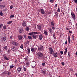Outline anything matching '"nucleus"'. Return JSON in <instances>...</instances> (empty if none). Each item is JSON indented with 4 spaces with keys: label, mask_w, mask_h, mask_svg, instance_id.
<instances>
[{
    "label": "nucleus",
    "mask_w": 77,
    "mask_h": 77,
    "mask_svg": "<svg viewBox=\"0 0 77 77\" xmlns=\"http://www.w3.org/2000/svg\"><path fill=\"white\" fill-rule=\"evenodd\" d=\"M68 55L69 56V57H70V54L69 52H68Z\"/></svg>",
    "instance_id": "obj_54"
},
{
    "label": "nucleus",
    "mask_w": 77,
    "mask_h": 77,
    "mask_svg": "<svg viewBox=\"0 0 77 77\" xmlns=\"http://www.w3.org/2000/svg\"><path fill=\"white\" fill-rule=\"evenodd\" d=\"M60 53H61V54H63V51H60Z\"/></svg>",
    "instance_id": "obj_45"
},
{
    "label": "nucleus",
    "mask_w": 77,
    "mask_h": 77,
    "mask_svg": "<svg viewBox=\"0 0 77 77\" xmlns=\"http://www.w3.org/2000/svg\"><path fill=\"white\" fill-rule=\"evenodd\" d=\"M65 44H66V45L67 44V40H66V42H65Z\"/></svg>",
    "instance_id": "obj_58"
},
{
    "label": "nucleus",
    "mask_w": 77,
    "mask_h": 77,
    "mask_svg": "<svg viewBox=\"0 0 77 77\" xmlns=\"http://www.w3.org/2000/svg\"><path fill=\"white\" fill-rule=\"evenodd\" d=\"M11 44H12L13 45H15V46H17V45H18V44L17 42H11Z\"/></svg>",
    "instance_id": "obj_3"
},
{
    "label": "nucleus",
    "mask_w": 77,
    "mask_h": 77,
    "mask_svg": "<svg viewBox=\"0 0 77 77\" xmlns=\"http://www.w3.org/2000/svg\"><path fill=\"white\" fill-rule=\"evenodd\" d=\"M38 36V35H33L32 37V38H34V39H36V36Z\"/></svg>",
    "instance_id": "obj_15"
},
{
    "label": "nucleus",
    "mask_w": 77,
    "mask_h": 77,
    "mask_svg": "<svg viewBox=\"0 0 77 77\" xmlns=\"http://www.w3.org/2000/svg\"><path fill=\"white\" fill-rule=\"evenodd\" d=\"M14 17V16L13 15H11L10 16L11 18H13V17Z\"/></svg>",
    "instance_id": "obj_38"
},
{
    "label": "nucleus",
    "mask_w": 77,
    "mask_h": 77,
    "mask_svg": "<svg viewBox=\"0 0 77 77\" xmlns=\"http://www.w3.org/2000/svg\"><path fill=\"white\" fill-rule=\"evenodd\" d=\"M53 36L54 39H56V37L55 36V34H54V35H53Z\"/></svg>",
    "instance_id": "obj_46"
},
{
    "label": "nucleus",
    "mask_w": 77,
    "mask_h": 77,
    "mask_svg": "<svg viewBox=\"0 0 77 77\" xmlns=\"http://www.w3.org/2000/svg\"><path fill=\"white\" fill-rule=\"evenodd\" d=\"M3 27V24L0 23V28H1Z\"/></svg>",
    "instance_id": "obj_31"
},
{
    "label": "nucleus",
    "mask_w": 77,
    "mask_h": 77,
    "mask_svg": "<svg viewBox=\"0 0 77 77\" xmlns=\"http://www.w3.org/2000/svg\"><path fill=\"white\" fill-rule=\"evenodd\" d=\"M20 48H22V49H23V44H22L20 46Z\"/></svg>",
    "instance_id": "obj_34"
},
{
    "label": "nucleus",
    "mask_w": 77,
    "mask_h": 77,
    "mask_svg": "<svg viewBox=\"0 0 77 77\" xmlns=\"http://www.w3.org/2000/svg\"><path fill=\"white\" fill-rule=\"evenodd\" d=\"M61 63L62 65H63V66L65 65V63H64V62H62Z\"/></svg>",
    "instance_id": "obj_47"
},
{
    "label": "nucleus",
    "mask_w": 77,
    "mask_h": 77,
    "mask_svg": "<svg viewBox=\"0 0 77 77\" xmlns=\"http://www.w3.org/2000/svg\"><path fill=\"white\" fill-rule=\"evenodd\" d=\"M33 34V33L34 34H39V32H32Z\"/></svg>",
    "instance_id": "obj_25"
},
{
    "label": "nucleus",
    "mask_w": 77,
    "mask_h": 77,
    "mask_svg": "<svg viewBox=\"0 0 77 77\" xmlns=\"http://www.w3.org/2000/svg\"><path fill=\"white\" fill-rule=\"evenodd\" d=\"M51 26L52 27L54 26V21H52V22L51 23Z\"/></svg>",
    "instance_id": "obj_11"
},
{
    "label": "nucleus",
    "mask_w": 77,
    "mask_h": 77,
    "mask_svg": "<svg viewBox=\"0 0 77 77\" xmlns=\"http://www.w3.org/2000/svg\"><path fill=\"white\" fill-rule=\"evenodd\" d=\"M3 28L5 30H6V25H4L3 26Z\"/></svg>",
    "instance_id": "obj_23"
},
{
    "label": "nucleus",
    "mask_w": 77,
    "mask_h": 77,
    "mask_svg": "<svg viewBox=\"0 0 77 77\" xmlns=\"http://www.w3.org/2000/svg\"><path fill=\"white\" fill-rule=\"evenodd\" d=\"M49 52L50 54H53L54 53V51L53 50V48H51L49 49Z\"/></svg>",
    "instance_id": "obj_2"
},
{
    "label": "nucleus",
    "mask_w": 77,
    "mask_h": 77,
    "mask_svg": "<svg viewBox=\"0 0 77 77\" xmlns=\"http://www.w3.org/2000/svg\"><path fill=\"white\" fill-rule=\"evenodd\" d=\"M23 70L24 71H26V68L24 67H23Z\"/></svg>",
    "instance_id": "obj_42"
},
{
    "label": "nucleus",
    "mask_w": 77,
    "mask_h": 77,
    "mask_svg": "<svg viewBox=\"0 0 77 77\" xmlns=\"http://www.w3.org/2000/svg\"><path fill=\"white\" fill-rule=\"evenodd\" d=\"M28 35H30V36H31L32 35H33V32L31 33V32H30L28 34Z\"/></svg>",
    "instance_id": "obj_32"
},
{
    "label": "nucleus",
    "mask_w": 77,
    "mask_h": 77,
    "mask_svg": "<svg viewBox=\"0 0 77 77\" xmlns=\"http://www.w3.org/2000/svg\"><path fill=\"white\" fill-rule=\"evenodd\" d=\"M42 66H45V63H42Z\"/></svg>",
    "instance_id": "obj_48"
},
{
    "label": "nucleus",
    "mask_w": 77,
    "mask_h": 77,
    "mask_svg": "<svg viewBox=\"0 0 77 77\" xmlns=\"http://www.w3.org/2000/svg\"><path fill=\"white\" fill-rule=\"evenodd\" d=\"M76 12H77V8H76Z\"/></svg>",
    "instance_id": "obj_64"
},
{
    "label": "nucleus",
    "mask_w": 77,
    "mask_h": 77,
    "mask_svg": "<svg viewBox=\"0 0 77 77\" xmlns=\"http://www.w3.org/2000/svg\"><path fill=\"white\" fill-rule=\"evenodd\" d=\"M69 33H72V31H69Z\"/></svg>",
    "instance_id": "obj_56"
},
{
    "label": "nucleus",
    "mask_w": 77,
    "mask_h": 77,
    "mask_svg": "<svg viewBox=\"0 0 77 77\" xmlns=\"http://www.w3.org/2000/svg\"><path fill=\"white\" fill-rule=\"evenodd\" d=\"M14 8V6H10V9H12V8Z\"/></svg>",
    "instance_id": "obj_50"
},
{
    "label": "nucleus",
    "mask_w": 77,
    "mask_h": 77,
    "mask_svg": "<svg viewBox=\"0 0 77 77\" xmlns=\"http://www.w3.org/2000/svg\"><path fill=\"white\" fill-rule=\"evenodd\" d=\"M43 38V36L42 35H39V38L40 40H42Z\"/></svg>",
    "instance_id": "obj_13"
},
{
    "label": "nucleus",
    "mask_w": 77,
    "mask_h": 77,
    "mask_svg": "<svg viewBox=\"0 0 77 77\" xmlns=\"http://www.w3.org/2000/svg\"><path fill=\"white\" fill-rule=\"evenodd\" d=\"M66 53H67V48H66L65 49V51L64 52V55H66Z\"/></svg>",
    "instance_id": "obj_16"
},
{
    "label": "nucleus",
    "mask_w": 77,
    "mask_h": 77,
    "mask_svg": "<svg viewBox=\"0 0 77 77\" xmlns=\"http://www.w3.org/2000/svg\"><path fill=\"white\" fill-rule=\"evenodd\" d=\"M12 21H9L8 22V24H10L11 23Z\"/></svg>",
    "instance_id": "obj_33"
},
{
    "label": "nucleus",
    "mask_w": 77,
    "mask_h": 77,
    "mask_svg": "<svg viewBox=\"0 0 77 77\" xmlns=\"http://www.w3.org/2000/svg\"><path fill=\"white\" fill-rule=\"evenodd\" d=\"M0 15L1 16H3V12H1L0 13Z\"/></svg>",
    "instance_id": "obj_41"
},
{
    "label": "nucleus",
    "mask_w": 77,
    "mask_h": 77,
    "mask_svg": "<svg viewBox=\"0 0 77 77\" xmlns=\"http://www.w3.org/2000/svg\"><path fill=\"white\" fill-rule=\"evenodd\" d=\"M7 74L8 75H11V72H8V73Z\"/></svg>",
    "instance_id": "obj_36"
},
{
    "label": "nucleus",
    "mask_w": 77,
    "mask_h": 77,
    "mask_svg": "<svg viewBox=\"0 0 77 77\" xmlns=\"http://www.w3.org/2000/svg\"><path fill=\"white\" fill-rule=\"evenodd\" d=\"M26 66H29L30 64H29V63L26 62Z\"/></svg>",
    "instance_id": "obj_24"
},
{
    "label": "nucleus",
    "mask_w": 77,
    "mask_h": 77,
    "mask_svg": "<svg viewBox=\"0 0 77 77\" xmlns=\"http://www.w3.org/2000/svg\"><path fill=\"white\" fill-rule=\"evenodd\" d=\"M75 75H76V76L77 77V73H75Z\"/></svg>",
    "instance_id": "obj_61"
},
{
    "label": "nucleus",
    "mask_w": 77,
    "mask_h": 77,
    "mask_svg": "<svg viewBox=\"0 0 77 77\" xmlns=\"http://www.w3.org/2000/svg\"><path fill=\"white\" fill-rule=\"evenodd\" d=\"M42 73L43 74H44V75H45V74H46V72L45 71H42Z\"/></svg>",
    "instance_id": "obj_30"
},
{
    "label": "nucleus",
    "mask_w": 77,
    "mask_h": 77,
    "mask_svg": "<svg viewBox=\"0 0 77 77\" xmlns=\"http://www.w3.org/2000/svg\"><path fill=\"white\" fill-rule=\"evenodd\" d=\"M26 44H29V41H27L26 42Z\"/></svg>",
    "instance_id": "obj_52"
},
{
    "label": "nucleus",
    "mask_w": 77,
    "mask_h": 77,
    "mask_svg": "<svg viewBox=\"0 0 77 77\" xmlns=\"http://www.w3.org/2000/svg\"><path fill=\"white\" fill-rule=\"evenodd\" d=\"M5 6V5H0V8L2 9V8H3Z\"/></svg>",
    "instance_id": "obj_18"
},
{
    "label": "nucleus",
    "mask_w": 77,
    "mask_h": 77,
    "mask_svg": "<svg viewBox=\"0 0 77 77\" xmlns=\"http://www.w3.org/2000/svg\"><path fill=\"white\" fill-rule=\"evenodd\" d=\"M14 49H15V47L14 46V47H13L12 48V49L13 50H14Z\"/></svg>",
    "instance_id": "obj_57"
},
{
    "label": "nucleus",
    "mask_w": 77,
    "mask_h": 77,
    "mask_svg": "<svg viewBox=\"0 0 77 77\" xmlns=\"http://www.w3.org/2000/svg\"><path fill=\"white\" fill-rule=\"evenodd\" d=\"M71 15L72 16V18H73V19H75V14H74L73 13H71Z\"/></svg>",
    "instance_id": "obj_5"
},
{
    "label": "nucleus",
    "mask_w": 77,
    "mask_h": 77,
    "mask_svg": "<svg viewBox=\"0 0 77 77\" xmlns=\"http://www.w3.org/2000/svg\"><path fill=\"white\" fill-rule=\"evenodd\" d=\"M18 38L19 39V40H21V39H23V36H21V35H18Z\"/></svg>",
    "instance_id": "obj_4"
},
{
    "label": "nucleus",
    "mask_w": 77,
    "mask_h": 77,
    "mask_svg": "<svg viewBox=\"0 0 77 77\" xmlns=\"http://www.w3.org/2000/svg\"><path fill=\"white\" fill-rule=\"evenodd\" d=\"M48 30L52 34L53 33V32H52V29H51V28H48Z\"/></svg>",
    "instance_id": "obj_12"
},
{
    "label": "nucleus",
    "mask_w": 77,
    "mask_h": 77,
    "mask_svg": "<svg viewBox=\"0 0 77 77\" xmlns=\"http://www.w3.org/2000/svg\"><path fill=\"white\" fill-rule=\"evenodd\" d=\"M66 29L67 30H69V29H68V28H66Z\"/></svg>",
    "instance_id": "obj_59"
},
{
    "label": "nucleus",
    "mask_w": 77,
    "mask_h": 77,
    "mask_svg": "<svg viewBox=\"0 0 77 77\" xmlns=\"http://www.w3.org/2000/svg\"><path fill=\"white\" fill-rule=\"evenodd\" d=\"M14 67V66H10V68H13Z\"/></svg>",
    "instance_id": "obj_39"
},
{
    "label": "nucleus",
    "mask_w": 77,
    "mask_h": 77,
    "mask_svg": "<svg viewBox=\"0 0 77 77\" xmlns=\"http://www.w3.org/2000/svg\"><path fill=\"white\" fill-rule=\"evenodd\" d=\"M42 47L38 48L39 50H42Z\"/></svg>",
    "instance_id": "obj_44"
},
{
    "label": "nucleus",
    "mask_w": 77,
    "mask_h": 77,
    "mask_svg": "<svg viewBox=\"0 0 77 77\" xmlns=\"http://www.w3.org/2000/svg\"><path fill=\"white\" fill-rule=\"evenodd\" d=\"M54 57H57V53H54Z\"/></svg>",
    "instance_id": "obj_19"
},
{
    "label": "nucleus",
    "mask_w": 77,
    "mask_h": 77,
    "mask_svg": "<svg viewBox=\"0 0 77 77\" xmlns=\"http://www.w3.org/2000/svg\"><path fill=\"white\" fill-rule=\"evenodd\" d=\"M22 69H21V68L20 67H18L17 68V71L18 72H19V73L20 72V71H21Z\"/></svg>",
    "instance_id": "obj_6"
},
{
    "label": "nucleus",
    "mask_w": 77,
    "mask_h": 77,
    "mask_svg": "<svg viewBox=\"0 0 77 77\" xmlns=\"http://www.w3.org/2000/svg\"><path fill=\"white\" fill-rule=\"evenodd\" d=\"M68 41L69 42V43H70L71 42V38H70V36L68 35Z\"/></svg>",
    "instance_id": "obj_7"
},
{
    "label": "nucleus",
    "mask_w": 77,
    "mask_h": 77,
    "mask_svg": "<svg viewBox=\"0 0 77 77\" xmlns=\"http://www.w3.org/2000/svg\"><path fill=\"white\" fill-rule=\"evenodd\" d=\"M44 33L46 36H47V35H48V32L46 30H44Z\"/></svg>",
    "instance_id": "obj_10"
},
{
    "label": "nucleus",
    "mask_w": 77,
    "mask_h": 77,
    "mask_svg": "<svg viewBox=\"0 0 77 77\" xmlns=\"http://www.w3.org/2000/svg\"><path fill=\"white\" fill-rule=\"evenodd\" d=\"M19 32L20 33H22V32H23V29L21 28L20 29H19Z\"/></svg>",
    "instance_id": "obj_17"
},
{
    "label": "nucleus",
    "mask_w": 77,
    "mask_h": 77,
    "mask_svg": "<svg viewBox=\"0 0 77 77\" xmlns=\"http://www.w3.org/2000/svg\"><path fill=\"white\" fill-rule=\"evenodd\" d=\"M26 31H29V27H27L26 28Z\"/></svg>",
    "instance_id": "obj_35"
},
{
    "label": "nucleus",
    "mask_w": 77,
    "mask_h": 77,
    "mask_svg": "<svg viewBox=\"0 0 77 77\" xmlns=\"http://www.w3.org/2000/svg\"><path fill=\"white\" fill-rule=\"evenodd\" d=\"M57 11L58 12H60V8H58Z\"/></svg>",
    "instance_id": "obj_29"
},
{
    "label": "nucleus",
    "mask_w": 77,
    "mask_h": 77,
    "mask_svg": "<svg viewBox=\"0 0 77 77\" xmlns=\"http://www.w3.org/2000/svg\"><path fill=\"white\" fill-rule=\"evenodd\" d=\"M31 50L32 52H34L35 51V49L32 47L31 48Z\"/></svg>",
    "instance_id": "obj_20"
},
{
    "label": "nucleus",
    "mask_w": 77,
    "mask_h": 77,
    "mask_svg": "<svg viewBox=\"0 0 77 77\" xmlns=\"http://www.w3.org/2000/svg\"><path fill=\"white\" fill-rule=\"evenodd\" d=\"M55 16H56V17H57V16H58V13H57V12L56 11L55 13Z\"/></svg>",
    "instance_id": "obj_22"
},
{
    "label": "nucleus",
    "mask_w": 77,
    "mask_h": 77,
    "mask_svg": "<svg viewBox=\"0 0 77 77\" xmlns=\"http://www.w3.org/2000/svg\"><path fill=\"white\" fill-rule=\"evenodd\" d=\"M37 49V48H34V50H35V51H36V49Z\"/></svg>",
    "instance_id": "obj_62"
},
{
    "label": "nucleus",
    "mask_w": 77,
    "mask_h": 77,
    "mask_svg": "<svg viewBox=\"0 0 77 77\" xmlns=\"http://www.w3.org/2000/svg\"><path fill=\"white\" fill-rule=\"evenodd\" d=\"M4 59L6 60H9V59L7 58V57L6 56L4 57Z\"/></svg>",
    "instance_id": "obj_21"
},
{
    "label": "nucleus",
    "mask_w": 77,
    "mask_h": 77,
    "mask_svg": "<svg viewBox=\"0 0 77 77\" xmlns=\"http://www.w3.org/2000/svg\"><path fill=\"white\" fill-rule=\"evenodd\" d=\"M38 30H41L42 27H41V26L40 25H38Z\"/></svg>",
    "instance_id": "obj_9"
},
{
    "label": "nucleus",
    "mask_w": 77,
    "mask_h": 77,
    "mask_svg": "<svg viewBox=\"0 0 77 77\" xmlns=\"http://www.w3.org/2000/svg\"><path fill=\"white\" fill-rule=\"evenodd\" d=\"M23 36L25 38V39H26V35H23Z\"/></svg>",
    "instance_id": "obj_49"
},
{
    "label": "nucleus",
    "mask_w": 77,
    "mask_h": 77,
    "mask_svg": "<svg viewBox=\"0 0 77 77\" xmlns=\"http://www.w3.org/2000/svg\"><path fill=\"white\" fill-rule=\"evenodd\" d=\"M3 73H4V74H6V72H4Z\"/></svg>",
    "instance_id": "obj_63"
},
{
    "label": "nucleus",
    "mask_w": 77,
    "mask_h": 77,
    "mask_svg": "<svg viewBox=\"0 0 77 77\" xmlns=\"http://www.w3.org/2000/svg\"><path fill=\"white\" fill-rule=\"evenodd\" d=\"M41 11L42 14H45V11H44V10L43 9H41Z\"/></svg>",
    "instance_id": "obj_14"
},
{
    "label": "nucleus",
    "mask_w": 77,
    "mask_h": 77,
    "mask_svg": "<svg viewBox=\"0 0 77 77\" xmlns=\"http://www.w3.org/2000/svg\"><path fill=\"white\" fill-rule=\"evenodd\" d=\"M52 30H54V29H55V27H53L52 28Z\"/></svg>",
    "instance_id": "obj_55"
},
{
    "label": "nucleus",
    "mask_w": 77,
    "mask_h": 77,
    "mask_svg": "<svg viewBox=\"0 0 77 77\" xmlns=\"http://www.w3.org/2000/svg\"><path fill=\"white\" fill-rule=\"evenodd\" d=\"M37 56L36 57L37 59H39V57H43V54L41 52H38L37 53Z\"/></svg>",
    "instance_id": "obj_1"
},
{
    "label": "nucleus",
    "mask_w": 77,
    "mask_h": 77,
    "mask_svg": "<svg viewBox=\"0 0 77 77\" xmlns=\"http://www.w3.org/2000/svg\"><path fill=\"white\" fill-rule=\"evenodd\" d=\"M27 50H28V53H30V48H29L27 49Z\"/></svg>",
    "instance_id": "obj_27"
},
{
    "label": "nucleus",
    "mask_w": 77,
    "mask_h": 77,
    "mask_svg": "<svg viewBox=\"0 0 77 77\" xmlns=\"http://www.w3.org/2000/svg\"><path fill=\"white\" fill-rule=\"evenodd\" d=\"M28 39H32V38L30 36H28Z\"/></svg>",
    "instance_id": "obj_28"
},
{
    "label": "nucleus",
    "mask_w": 77,
    "mask_h": 77,
    "mask_svg": "<svg viewBox=\"0 0 77 77\" xmlns=\"http://www.w3.org/2000/svg\"><path fill=\"white\" fill-rule=\"evenodd\" d=\"M22 26L23 27H25V26H26V22H23L22 23Z\"/></svg>",
    "instance_id": "obj_8"
},
{
    "label": "nucleus",
    "mask_w": 77,
    "mask_h": 77,
    "mask_svg": "<svg viewBox=\"0 0 77 77\" xmlns=\"http://www.w3.org/2000/svg\"><path fill=\"white\" fill-rule=\"evenodd\" d=\"M55 7H57V4H56L55 5Z\"/></svg>",
    "instance_id": "obj_60"
},
{
    "label": "nucleus",
    "mask_w": 77,
    "mask_h": 77,
    "mask_svg": "<svg viewBox=\"0 0 77 77\" xmlns=\"http://www.w3.org/2000/svg\"><path fill=\"white\" fill-rule=\"evenodd\" d=\"M50 2L51 3H53V2H54V0H50Z\"/></svg>",
    "instance_id": "obj_40"
},
{
    "label": "nucleus",
    "mask_w": 77,
    "mask_h": 77,
    "mask_svg": "<svg viewBox=\"0 0 77 77\" xmlns=\"http://www.w3.org/2000/svg\"><path fill=\"white\" fill-rule=\"evenodd\" d=\"M3 41H6V37L5 36L3 38Z\"/></svg>",
    "instance_id": "obj_26"
},
{
    "label": "nucleus",
    "mask_w": 77,
    "mask_h": 77,
    "mask_svg": "<svg viewBox=\"0 0 77 77\" xmlns=\"http://www.w3.org/2000/svg\"><path fill=\"white\" fill-rule=\"evenodd\" d=\"M10 51H11L10 50H8L7 51V52L8 53V54H9L10 53Z\"/></svg>",
    "instance_id": "obj_43"
},
{
    "label": "nucleus",
    "mask_w": 77,
    "mask_h": 77,
    "mask_svg": "<svg viewBox=\"0 0 77 77\" xmlns=\"http://www.w3.org/2000/svg\"><path fill=\"white\" fill-rule=\"evenodd\" d=\"M74 2H75V3L77 4V0H74Z\"/></svg>",
    "instance_id": "obj_53"
},
{
    "label": "nucleus",
    "mask_w": 77,
    "mask_h": 77,
    "mask_svg": "<svg viewBox=\"0 0 77 77\" xmlns=\"http://www.w3.org/2000/svg\"><path fill=\"white\" fill-rule=\"evenodd\" d=\"M7 48H8V47H7V46H5L4 47V48L5 50H7Z\"/></svg>",
    "instance_id": "obj_37"
},
{
    "label": "nucleus",
    "mask_w": 77,
    "mask_h": 77,
    "mask_svg": "<svg viewBox=\"0 0 77 77\" xmlns=\"http://www.w3.org/2000/svg\"><path fill=\"white\" fill-rule=\"evenodd\" d=\"M70 71H72V72H74V71L73 70V69L72 68L70 69Z\"/></svg>",
    "instance_id": "obj_51"
}]
</instances>
